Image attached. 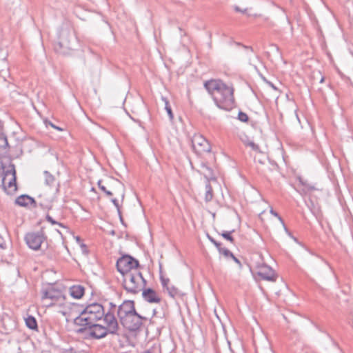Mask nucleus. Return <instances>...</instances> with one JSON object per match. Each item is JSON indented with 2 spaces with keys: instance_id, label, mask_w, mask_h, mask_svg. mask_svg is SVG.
Instances as JSON below:
<instances>
[{
  "instance_id": "obj_1",
  "label": "nucleus",
  "mask_w": 353,
  "mask_h": 353,
  "mask_svg": "<svg viewBox=\"0 0 353 353\" xmlns=\"http://www.w3.org/2000/svg\"><path fill=\"white\" fill-rule=\"evenodd\" d=\"M107 309L99 303H94L87 305L83 310L81 307L74 303L65 302L63 304V310L61 313L64 316H76L74 323L80 327L87 326V325L95 323L103 318L107 314Z\"/></svg>"
},
{
  "instance_id": "obj_2",
  "label": "nucleus",
  "mask_w": 353,
  "mask_h": 353,
  "mask_svg": "<svg viewBox=\"0 0 353 353\" xmlns=\"http://www.w3.org/2000/svg\"><path fill=\"white\" fill-rule=\"evenodd\" d=\"M106 327L95 323L81 327L77 333L85 334L86 336L92 339H100L104 338L108 333L116 334L119 330L118 321L115 316V304L108 303L107 314L105 316Z\"/></svg>"
},
{
  "instance_id": "obj_3",
  "label": "nucleus",
  "mask_w": 353,
  "mask_h": 353,
  "mask_svg": "<svg viewBox=\"0 0 353 353\" xmlns=\"http://www.w3.org/2000/svg\"><path fill=\"white\" fill-rule=\"evenodd\" d=\"M204 87L212 97L216 106L225 110H231L234 105V89L220 79H210Z\"/></svg>"
},
{
  "instance_id": "obj_4",
  "label": "nucleus",
  "mask_w": 353,
  "mask_h": 353,
  "mask_svg": "<svg viewBox=\"0 0 353 353\" xmlns=\"http://www.w3.org/2000/svg\"><path fill=\"white\" fill-rule=\"evenodd\" d=\"M121 325L130 332H137L141 329L147 318L139 314L135 309L134 302L124 301L119 307L115 305V313Z\"/></svg>"
},
{
  "instance_id": "obj_5",
  "label": "nucleus",
  "mask_w": 353,
  "mask_h": 353,
  "mask_svg": "<svg viewBox=\"0 0 353 353\" xmlns=\"http://www.w3.org/2000/svg\"><path fill=\"white\" fill-rule=\"evenodd\" d=\"M145 285L146 280L143 278L140 270H132V272L123 276V287L128 293L138 294Z\"/></svg>"
},
{
  "instance_id": "obj_6",
  "label": "nucleus",
  "mask_w": 353,
  "mask_h": 353,
  "mask_svg": "<svg viewBox=\"0 0 353 353\" xmlns=\"http://www.w3.org/2000/svg\"><path fill=\"white\" fill-rule=\"evenodd\" d=\"M1 170V185L8 194H12L14 193L17 189L14 166L10 165L6 169V168L2 165Z\"/></svg>"
},
{
  "instance_id": "obj_7",
  "label": "nucleus",
  "mask_w": 353,
  "mask_h": 353,
  "mask_svg": "<svg viewBox=\"0 0 353 353\" xmlns=\"http://www.w3.org/2000/svg\"><path fill=\"white\" fill-rule=\"evenodd\" d=\"M100 190H101L107 196L110 197L113 195H117L121 197V201H123L125 197V186L124 185L117 179H111L108 183V188L102 185V181L99 180L97 183Z\"/></svg>"
},
{
  "instance_id": "obj_8",
  "label": "nucleus",
  "mask_w": 353,
  "mask_h": 353,
  "mask_svg": "<svg viewBox=\"0 0 353 353\" xmlns=\"http://www.w3.org/2000/svg\"><path fill=\"white\" fill-rule=\"evenodd\" d=\"M117 268L123 276L132 272V270H140V265L139 261L132 256L124 255L117 260Z\"/></svg>"
},
{
  "instance_id": "obj_9",
  "label": "nucleus",
  "mask_w": 353,
  "mask_h": 353,
  "mask_svg": "<svg viewBox=\"0 0 353 353\" xmlns=\"http://www.w3.org/2000/svg\"><path fill=\"white\" fill-rule=\"evenodd\" d=\"M42 301L45 303V305L47 307L59 305L62 307V310L60 312L63 310V304L68 302L63 295L60 292L55 291L54 290H47L43 292L41 296Z\"/></svg>"
},
{
  "instance_id": "obj_10",
  "label": "nucleus",
  "mask_w": 353,
  "mask_h": 353,
  "mask_svg": "<svg viewBox=\"0 0 353 353\" xmlns=\"http://www.w3.org/2000/svg\"><path fill=\"white\" fill-rule=\"evenodd\" d=\"M47 239L43 231L31 232L25 235L24 240L29 248L37 251L41 249L42 244Z\"/></svg>"
},
{
  "instance_id": "obj_11",
  "label": "nucleus",
  "mask_w": 353,
  "mask_h": 353,
  "mask_svg": "<svg viewBox=\"0 0 353 353\" xmlns=\"http://www.w3.org/2000/svg\"><path fill=\"white\" fill-rule=\"evenodd\" d=\"M192 145L194 151L199 155L210 152L211 145L208 141L201 134H194L192 139Z\"/></svg>"
},
{
  "instance_id": "obj_12",
  "label": "nucleus",
  "mask_w": 353,
  "mask_h": 353,
  "mask_svg": "<svg viewBox=\"0 0 353 353\" xmlns=\"http://www.w3.org/2000/svg\"><path fill=\"white\" fill-rule=\"evenodd\" d=\"M257 268V274L262 279L268 281H275L276 280L277 276L272 268H271L270 266L266 265H261L258 266Z\"/></svg>"
},
{
  "instance_id": "obj_13",
  "label": "nucleus",
  "mask_w": 353,
  "mask_h": 353,
  "mask_svg": "<svg viewBox=\"0 0 353 353\" xmlns=\"http://www.w3.org/2000/svg\"><path fill=\"white\" fill-rule=\"evenodd\" d=\"M203 168L206 170L207 172L204 173L205 177L207 179L205 183V202H210L212 200L214 194L212 188L210 183V179H214L212 174V170L207 165H203Z\"/></svg>"
},
{
  "instance_id": "obj_14",
  "label": "nucleus",
  "mask_w": 353,
  "mask_h": 353,
  "mask_svg": "<svg viewBox=\"0 0 353 353\" xmlns=\"http://www.w3.org/2000/svg\"><path fill=\"white\" fill-rule=\"evenodd\" d=\"M70 35V30L68 28H61L59 34V42L55 46V50H59L62 48H70L69 37Z\"/></svg>"
},
{
  "instance_id": "obj_15",
  "label": "nucleus",
  "mask_w": 353,
  "mask_h": 353,
  "mask_svg": "<svg viewBox=\"0 0 353 353\" xmlns=\"http://www.w3.org/2000/svg\"><path fill=\"white\" fill-rule=\"evenodd\" d=\"M142 296L145 301L150 303H158L161 298L156 291L151 288L144 289L141 291Z\"/></svg>"
},
{
  "instance_id": "obj_16",
  "label": "nucleus",
  "mask_w": 353,
  "mask_h": 353,
  "mask_svg": "<svg viewBox=\"0 0 353 353\" xmlns=\"http://www.w3.org/2000/svg\"><path fill=\"white\" fill-rule=\"evenodd\" d=\"M69 292L72 297L79 299L83 296L85 288L81 285H74L70 288Z\"/></svg>"
},
{
  "instance_id": "obj_17",
  "label": "nucleus",
  "mask_w": 353,
  "mask_h": 353,
  "mask_svg": "<svg viewBox=\"0 0 353 353\" xmlns=\"http://www.w3.org/2000/svg\"><path fill=\"white\" fill-rule=\"evenodd\" d=\"M33 203H34V200L26 194L21 195L18 196L15 200V203L17 205L23 207L28 206V205Z\"/></svg>"
},
{
  "instance_id": "obj_18",
  "label": "nucleus",
  "mask_w": 353,
  "mask_h": 353,
  "mask_svg": "<svg viewBox=\"0 0 353 353\" xmlns=\"http://www.w3.org/2000/svg\"><path fill=\"white\" fill-rule=\"evenodd\" d=\"M25 322L28 328L33 330H37V323L34 317L32 316H28L25 319Z\"/></svg>"
},
{
  "instance_id": "obj_19",
  "label": "nucleus",
  "mask_w": 353,
  "mask_h": 353,
  "mask_svg": "<svg viewBox=\"0 0 353 353\" xmlns=\"http://www.w3.org/2000/svg\"><path fill=\"white\" fill-rule=\"evenodd\" d=\"M165 290L168 292L169 296H171L172 298L181 296L183 295L181 291L174 285L168 286Z\"/></svg>"
},
{
  "instance_id": "obj_20",
  "label": "nucleus",
  "mask_w": 353,
  "mask_h": 353,
  "mask_svg": "<svg viewBox=\"0 0 353 353\" xmlns=\"http://www.w3.org/2000/svg\"><path fill=\"white\" fill-rule=\"evenodd\" d=\"M8 146V143L6 135L3 133L0 134V157L1 156V152L6 151Z\"/></svg>"
},
{
  "instance_id": "obj_21",
  "label": "nucleus",
  "mask_w": 353,
  "mask_h": 353,
  "mask_svg": "<svg viewBox=\"0 0 353 353\" xmlns=\"http://www.w3.org/2000/svg\"><path fill=\"white\" fill-rule=\"evenodd\" d=\"M44 176H45V183L46 185H48L49 186H53L55 184L56 180H55L54 176H52L50 172H48V171H45Z\"/></svg>"
},
{
  "instance_id": "obj_22",
  "label": "nucleus",
  "mask_w": 353,
  "mask_h": 353,
  "mask_svg": "<svg viewBox=\"0 0 353 353\" xmlns=\"http://www.w3.org/2000/svg\"><path fill=\"white\" fill-rule=\"evenodd\" d=\"M162 100L164 101L165 103V109L169 116V118L172 121L174 119V114L172 113V108H171V106L170 105V103L168 101V100L165 98V97H162Z\"/></svg>"
},
{
  "instance_id": "obj_23",
  "label": "nucleus",
  "mask_w": 353,
  "mask_h": 353,
  "mask_svg": "<svg viewBox=\"0 0 353 353\" xmlns=\"http://www.w3.org/2000/svg\"><path fill=\"white\" fill-rule=\"evenodd\" d=\"M220 254L224 255L225 257H234V254L227 248H222L221 245L218 248Z\"/></svg>"
},
{
  "instance_id": "obj_24",
  "label": "nucleus",
  "mask_w": 353,
  "mask_h": 353,
  "mask_svg": "<svg viewBox=\"0 0 353 353\" xmlns=\"http://www.w3.org/2000/svg\"><path fill=\"white\" fill-rule=\"evenodd\" d=\"M111 201L114 204L115 208H117L118 214H119V218H120V220L123 223V218H122L121 212V209H120V205L119 203L118 200L117 199L113 198V199H111Z\"/></svg>"
},
{
  "instance_id": "obj_25",
  "label": "nucleus",
  "mask_w": 353,
  "mask_h": 353,
  "mask_svg": "<svg viewBox=\"0 0 353 353\" xmlns=\"http://www.w3.org/2000/svg\"><path fill=\"white\" fill-rule=\"evenodd\" d=\"M157 352H161L160 346L157 344H154L150 348L146 350L143 353H157Z\"/></svg>"
},
{
  "instance_id": "obj_26",
  "label": "nucleus",
  "mask_w": 353,
  "mask_h": 353,
  "mask_svg": "<svg viewBox=\"0 0 353 353\" xmlns=\"http://www.w3.org/2000/svg\"><path fill=\"white\" fill-rule=\"evenodd\" d=\"M233 232L232 231H230V232H228V231H225L223 232L222 234H221V236L225 239L226 240L230 241L231 243H233L234 242V238L231 236V233Z\"/></svg>"
},
{
  "instance_id": "obj_27",
  "label": "nucleus",
  "mask_w": 353,
  "mask_h": 353,
  "mask_svg": "<svg viewBox=\"0 0 353 353\" xmlns=\"http://www.w3.org/2000/svg\"><path fill=\"white\" fill-rule=\"evenodd\" d=\"M238 119L245 123L248 121L249 117L246 113L240 111L238 114Z\"/></svg>"
},
{
  "instance_id": "obj_28",
  "label": "nucleus",
  "mask_w": 353,
  "mask_h": 353,
  "mask_svg": "<svg viewBox=\"0 0 353 353\" xmlns=\"http://www.w3.org/2000/svg\"><path fill=\"white\" fill-rule=\"evenodd\" d=\"M161 285L164 290H165L169 285L170 279L164 278L163 276L160 277Z\"/></svg>"
},
{
  "instance_id": "obj_29",
  "label": "nucleus",
  "mask_w": 353,
  "mask_h": 353,
  "mask_svg": "<svg viewBox=\"0 0 353 353\" xmlns=\"http://www.w3.org/2000/svg\"><path fill=\"white\" fill-rule=\"evenodd\" d=\"M46 220H47L48 222H50V223H52V225L57 224V225H59V226H61V227H63V228H64V227H65L62 223H58V222H57L56 221H54V219H53L50 216H49V215H47V216H46Z\"/></svg>"
},
{
  "instance_id": "obj_30",
  "label": "nucleus",
  "mask_w": 353,
  "mask_h": 353,
  "mask_svg": "<svg viewBox=\"0 0 353 353\" xmlns=\"http://www.w3.org/2000/svg\"><path fill=\"white\" fill-rule=\"evenodd\" d=\"M303 185L304 186V190H307V191H310V190H316L314 186L313 185H311L307 183H303Z\"/></svg>"
},
{
  "instance_id": "obj_31",
  "label": "nucleus",
  "mask_w": 353,
  "mask_h": 353,
  "mask_svg": "<svg viewBox=\"0 0 353 353\" xmlns=\"http://www.w3.org/2000/svg\"><path fill=\"white\" fill-rule=\"evenodd\" d=\"M248 145L252 148V149L254 151H259V147L258 145L255 144L253 141H250L248 143Z\"/></svg>"
},
{
  "instance_id": "obj_32",
  "label": "nucleus",
  "mask_w": 353,
  "mask_h": 353,
  "mask_svg": "<svg viewBox=\"0 0 353 353\" xmlns=\"http://www.w3.org/2000/svg\"><path fill=\"white\" fill-rule=\"evenodd\" d=\"M270 213H271L272 215H274V216L278 217V219H279V221H280L283 224H284V223H283V221L282 218L279 215V214H278L276 212H275L274 210H273L272 209H271V210H270Z\"/></svg>"
},
{
  "instance_id": "obj_33",
  "label": "nucleus",
  "mask_w": 353,
  "mask_h": 353,
  "mask_svg": "<svg viewBox=\"0 0 353 353\" xmlns=\"http://www.w3.org/2000/svg\"><path fill=\"white\" fill-rule=\"evenodd\" d=\"M209 239L217 248V249L219 248V247L221 245L220 243L216 241L213 238L209 236Z\"/></svg>"
},
{
  "instance_id": "obj_34",
  "label": "nucleus",
  "mask_w": 353,
  "mask_h": 353,
  "mask_svg": "<svg viewBox=\"0 0 353 353\" xmlns=\"http://www.w3.org/2000/svg\"><path fill=\"white\" fill-rule=\"evenodd\" d=\"M256 353H274V352L271 350L270 347H268L265 351L263 352L262 351H259L257 349L256 350Z\"/></svg>"
},
{
  "instance_id": "obj_35",
  "label": "nucleus",
  "mask_w": 353,
  "mask_h": 353,
  "mask_svg": "<svg viewBox=\"0 0 353 353\" xmlns=\"http://www.w3.org/2000/svg\"><path fill=\"white\" fill-rule=\"evenodd\" d=\"M79 245L81 248L82 252L85 254H87L88 253L87 246L83 243H81Z\"/></svg>"
},
{
  "instance_id": "obj_36",
  "label": "nucleus",
  "mask_w": 353,
  "mask_h": 353,
  "mask_svg": "<svg viewBox=\"0 0 353 353\" xmlns=\"http://www.w3.org/2000/svg\"><path fill=\"white\" fill-rule=\"evenodd\" d=\"M61 353H77L73 349L63 350Z\"/></svg>"
},
{
  "instance_id": "obj_37",
  "label": "nucleus",
  "mask_w": 353,
  "mask_h": 353,
  "mask_svg": "<svg viewBox=\"0 0 353 353\" xmlns=\"http://www.w3.org/2000/svg\"><path fill=\"white\" fill-rule=\"evenodd\" d=\"M4 244H5V242H4L3 239L1 236H0V248H3Z\"/></svg>"
},
{
  "instance_id": "obj_38",
  "label": "nucleus",
  "mask_w": 353,
  "mask_h": 353,
  "mask_svg": "<svg viewBox=\"0 0 353 353\" xmlns=\"http://www.w3.org/2000/svg\"><path fill=\"white\" fill-rule=\"evenodd\" d=\"M234 10H235V11H236V12H243V13H244V12L246 11V10H241V9L239 7H238V6H235V7H234Z\"/></svg>"
},
{
  "instance_id": "obj_39",
  "label": "nucleus",
  "mask_w": 353,
  "mask_h": 353,
  "mask_svg": "<svg viewBox=\"0 0 353 353\" xmlns=\"http://www.w3.org/2000/svg\"><path fill=\"white\" fill-rule=\"evenodd\" d=\"M49 124H50V125L53 128H54V129H57V130H59V131H61V130H62V129H61V128L56 126L55 125H54V124H53V123H52L51 122H49Z\"/></svg>"
},
{
  "instance_id": "obj_40",
  "label": "nucleus",
  "mask_w": 353,
  "mask_h": 353,
  "mask_svg": "<svg viewBox=\"0 0 353 353\" xmlns=\"http://www.w3.org/2000/svg\"><path fill=\"white\" fill-rule=\"evenodd\" d=\"M231 258H232V259H233V260H234V261L237 264L241 265V262H240V261H239L237 258H236L234 256V257H231Z\"/></svg>"
},
{
  "instance_id": "obj_41",
  "label": "nucleus",
  "mask_w": 353,
  "mask_h": 353,
  "mask_svg": "<svg viewBox=\"0 0 353 353\" xmlns=\"http://www.w3.org/2000/svg\"><path fill=\"white\" fill-rule=\"evenodd\" d=\"M76 241L80 244L81 242V238L79 236H76Z\"/></svg>"
},
{
  "instance_id": "obj_42",
  "label": "nucleus",
  "mask_w": 353,
  "mask_h": 353,
  "mask_svg": "<svg viewBox=\"0 0 353 353\" xmlns=\"http://www.w3.org/2000/svg\"><path fill=\"white\" fill-rule=\"evenodd\" d=\"M325 80V78L323 77H321V79H320V83H323Z\"/></svg>"
},
{
  "instance_id": "obj_43",
  "label": "nucleus",
  "mask_w": 353,
  "mask_h": 353,
  "mask_svg": "<svg viewBox=\"0 0 353 353\" xmlns=\"http://www.w3.org/2000/svg\"><path fill=\"white\" fill-rule=\"evenodd\" d=\"M55 190H56L57 192L59 190L58 186L55 187Z\"/></svg>"
}]
</instances>
